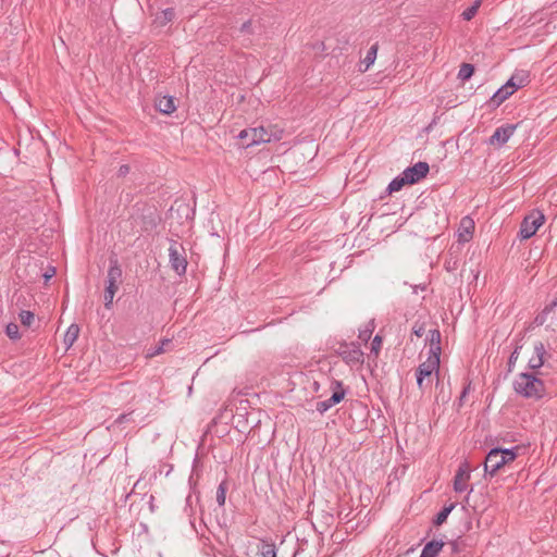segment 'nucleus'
<instances>
[{"label":"nucleus","mask_w":557,"mask_h":557,"mask_svg":"<svg viewBox=\"0 0 557 557\" xmlns=\"http://www.w3.org/2000/svg\"><path fill=\"white\" fill-rule=\"evenodd\" d=\"M187 508H189L191 510V495L190 494L186 497L185 510H187Z\"/></svg>","instance_id":"45"},{"label":"nucleus","mask_w":557,"mask_h":557,"mask_svg":"<svg viewBox=\"0 0 557 557\" xmlns=\"http://www.w3.org/2000/svg\"><path fill=\"white\" fill-rule=\"evenodd\" d=\"M5 334L11 339H18L21 337V334L18 332V325L16 323H9L5 327Z\"/></svg>","instance_id":"33"},{"label":"nucleus","mask_w":557,"mask_h":557,"mask_svg":"<svg viewBox=\"0 0 557 557\" xmlns=\"http://www.w3.org/2000/svg\"><path fill=\"white\" fill-rule=\"evenodd\" d=\"M55 274V269L53 267L49 268L48 271L44 274L45 282H48Z\"/></svg>","instance_id":"43"},{"label":"nucleus","mask_w":557,"mask_h":557,"mask_svg":"<svg viewBox=\"0 0 557 557\" xmlns=\"http://www.w3.org/2000/svg\"><path fill=\"white\" fill-rule=\"evenodd\" d=\"M430 171V166L424 161H419L416 164L408 166L403 171L404 176L409 185L416 184L424 178Z\"/></svg>","instance_id":"7"},{"label":"nucleus","mask_w":557,"mask_h":557,"mask_svg":"<svg viewBox=\"0 0 557 557\" xmlns=\"http://www.w3.org/2000/svg\"><path fill=\"white\" fill-rule=\"evenodd\" d=\"M417 290H420L419 285H416V286L413 287V293H417Z\"/></svg>","instance_id":"49"},{"label":"nucleus","mask_w":557,"mask_h":557,"mask_svg":"<svg viewBox=\"0 0 557 557\" xmlns=\"http://www.w3.org/2000/svg\"><path fill=\"white\" fill-rule=\"evenodd\" d=\"M169 258L172 270L177 275H184L186 273L187 260L183 245L172 242L169 248Z\"/></svg>","instance_id":"5"},{"label":"nucleus","mask_w":557,"mask_h":557,"mask_svg":"<svg viewBox=\"0 0 557 557\" xmlns=\"http://www.w3.org/2000/svg\"><path fill=\"white\" fill-rule=\"evenodd\" d=\"M440 357L429 356L424 362L419 364L416 370V379L430 376L433 372L438 376L440 374Z\"/></svg>","instance_id":"10"},{"label":"nucleus","mask_w":557,"mask_h":557,"mask_svg":"<svg viewBox=\"0 0 557 557\" xmlns=\"http://www.w3.org/2000/svg\"><path fill=\"white\" fill-rule=\"evenodd\" d=\"M521 347L522 346L517 345L516 348L513 349V351L510 354V356L508 358V362H507V366H508L507 372L508 373H511L513 371L515 364L519 358V351H520Z\"/></svg>","instance_id":"32"},{"label":"nucleus","mask_w":557,"mask_h":557,"mask_svg":"<svg viewBox=\"0 0 557 557\" xmlns=\"http://www.w3.org/2000/svg\"><path fill=\"white\" fill-rule=\"evenodd\" d=\"M149 416L148 412L139 411L137 409L131 410L129 412L121 413L113 422V425H121L123 423H144L146 418Z\"/></svg>","instance_id":"11"},{"label":"nucleus","mask_w":557,"mask_h":557,"mask_svg":"<svg viewBox=\"0 0 557 557\" xmlns=\"http://www.w3.org/2000/svg\"><path fill=\"white\" fill-rule=\"evenodd\" d=\"M450 545H451V549H453L454 553H458L459 552V546H458V543L456 541L451 542Z\"/></svg>","instance_id":"47"},{"label":"nucleus","mask_w":557,"mask_h":557,"mask_svg":"<svg viewBox=\"0 0 557 557\" xmlns=\"http://www.w3.org/2000/svg\"><path fill=\"white\" fill-rule=\"evenodd\" d=\"M153 500H154L153 495H150L149 507H150V510H151V511H154V504H153Z\"/></svg>","instance_id":"48"},{"label":"nucleus","mask_w":557,"mask_h":557,"mask_svg":"<svg viewBox=\"0 0 557 557\" xmlns=\"http://www.w3.org/2000/svg\"><path fill=\"white\" fill-rule=\"evenodd\" d=\"M424 379L425 377L416 379L417 380V385H418L419 389H421V391L423 389Z\"/></svg>","instance_id":"46"},{"label":"nucleus","mask_w":557,"mask_h":557,"mask_svg":"<svg viewBox=\"0 0 557 557\" xmlns=\"http://www.w3.org/2000/svg\"><path fill=\"white\" fill-rule=\"evenodd\" d=\"M175 17V11L173 8H166L164 10H162L156 17V22L160 25V26H164L166 25L168 23L172 22L173 18Z\"/></svg>","instance_id":"23"},{"label":"nucleus","mask_w":557,"mask_h":557,"mask_svg":"<svg viewBox=\"0 0 557 557\" xmlns=\"http://www.w3.org/2000/svg\"><path fill=\"white\" fill-rule=\"evenodd\" d=\"M159 223V218L154 213H150L148 216H144V230L149 231L154 228Z\"/></svg>","instance_id":"31"},{"label":"nucleus","mask_w":557,"mask_h":557,"mask_svg":"<svg viewBox=\"0 0 557 557\" xmlns=\"http://www.w3.org/2000/svg\"><path fill=\"white\" fill-rule=\"evenodd\" d=\"M122 277V269L115 256L109 259V270L106 283L119 284Z\"/></svg>","instance_id":"15"},{"label":"nucleus","mask_w":557,"mask_h":557,"mask_svg":"<svg viewBox=\"0 0 557 557\" xmlns=\"http://www.w3.org/2000/svg\"><path fill=\"white\" fill-rule=\"evenodd\" d=\"M117 289H119V284H113L112 282L110 284L107 283L106 289H104V295H103L104 307L107 309H111L112 308L113 298H114L115 293L117 292Z\"/></svg>","instance_id":"21"},{"label":"nucleus","mask_w":557,"mask_h":557,"mask_svg":"<svg viewBox=\"0 0 557 557\" xmlns=\"http://www.w3.org/2000/svg\"><path fill=\"white\" fill-rule=\"evenodd\" d=\"M516 128V124L502 125L495 129L494 134L488 138L487 143L492 146L502 147L513 135Z\"/></svg>","instance_id":"8"},{"label":"nucleus","mask_w":557,"mask_h":557,"mask_svg":"<svg viewBox=\"0 0 557 557\" xmlns=\"http://www.w3.org/2000/svg\"><path fill=\"white\" fill-rule=\"evenodd\" d=\"M243 34H252V23L251 20L244 22L239 28Z\"/></svg>","instance_id":"41"},{"label":"nucleus","mask_w":557,"mask_h":557,"mask_svg":"<svg viewBox=\"0 0 557 557\" xmlns=\"http://www.w3.org/2000/svg\"><path fill=\"white\" fill-rule=\"evenodd\" d=\"M480 5H481V0H476V1H474V3H473L472 5H470L469 8H467V9L462 12V14H461L462 18H463L465 21H470V20H472V18L475 16V14H476V12H478V10H479Z\"/></svg>","instance_id":"28"},{"label":"nucleus","mask_w":557,"mask_h":557,"mask_svg":"<svg viewBox=\"0 0 557 557\" xmlns=\"http://www.w3.org/2000/svg\"><path fill=\"white\" fill-rule=\"evenodd\" d=\"M129 165L128 164H122L119 170H117V176L119 177H124L126 176L128 173H129Z\"/></svg>","instance_id":"42"},{"label":"nucleus","mask_w":557,"mask_h":557,"mask_svg":"<svg viewBox=\"0 0 557 557\" xmlns=\"http://www.w3.org/2000/svg\"><path fill=\"white\" fill-rule=\"evenodd\" d=\"M382 336L376 334L374 336V338L372 339V343H371V352L374 354V355H379L380 350H381V346H382Z\"/></svg>","instance_id":"36"},{"label":"nucleus","mask_w":557,"mask_h":557,"mask_svg":"<svg viewBox=\"0 0 557 557\" xmlns=\"http://www.w3.org/2000/svg\"><path fill=\"white\" fill-rule=\"evenodd\" d=\"M545 216L540 210H532L524 216L520 224L519 237L521 239H529L535 235L539 227L544 223Z\"/></svg>","instance_id":"2"},{"label":"nucleus","mask_w":557,"mask_h":557,"mask_svg":"<svg viewBox=\"0 0 557 557\" xmlns=\"http://www.w3.org/2000/svg\"><path fill=\"white\" fill-rule=\"evenodd\" d=\"M515 392L524 398L540 399L544 394V383L535 374L522 372L512 383Z\"/></svg>","instance_id":"1"},{"label":"nucleus","mask_w":557,"mask_h":557,"mask_svg":"<svg viewBox=\"0 0 557 557\" xmlns=\"http://www.w3.org/2000/svg\"><path fill=\"white\" fill-rule=\"evenodd\" d=\"M79 335V326L75 323H72L65 334H64V338H63V343L66 347V349H69L70 347L73 346V344L76 342L77 337Z\"/></svg>","instance_id":"20"},{"label":"nucleus","mask_w":557,"mask_h":557,"mask_svg":"<svg viewBox=\"0 0 557 557\" xmlns=\"http://www.w3.org/2000/svg\"><path fill=\"white\" fill-rule=\"evenodd\" d=\"M330 388L332 389V396L325 400L318 401L315 409L319 413L323 414L329 409L339 404L346 396L347 391L345 389L343 382L338 380H332Z\"/></svg>","instance_id":"3"},{"label":"nucleus","mask_w":557,"mask_h":557,"mask_svg":"<svg viewBox=\"0 0 557 557\" xmlns=\"http://www.w3.org/2000/svg\"><path fill=\"white\" fill-rule=\"evenodd\" d=\"M556 307H557V298H556L555 300H553V301L550 302V305H549V306H547V307L544 309L543 314H541V315H537V317H536V319H535L536 323H539V324H543V323H544V317H543V315H544L546 312H549V311L554 310Z\"/></svg>","instance_id":"37"},{"label":"nucleus","mask_w":557,"mask_h":557,"mask_svg":"<svg viewBox=\"0 0 557 557\" xmlns=\"http://www.w3.org/2000/svg\"><path fill=\"white\" fill-rule=\"evenodd\" d=\"M425 333V326L424 323H421L419 321L414 322L412 326V334H414L417 337L423 336Z\"/></svg>","instance_id":"39"},{"label":"nucleus","mask_w":557,"mask_h":557,"mask_svg":"<svg viewBox=\"0 0 557 557\" xmlns=\"http://www.w3.org/2000/svg\"><path fill=\"white\" fill-rule=\"evenodd\" d=\"M426 341L429 342V356L441 357V332L437 329L429 332Z\"/></svg>","instance_id":"16"},{"label":"nucleus","mask_w":557,"mask_h":557,"mask_svg":"<svg viewBox=\"0 0 557 557\" xmlns=\"http://www.w3.org/2000/svg\"><path fill=\"white\" fill-rule=\"evenodd\" d=\"M262 557H276V550L274 544L263 543L261 549Z\"/></svg>","instance_id":"35"},{"label":"nucleus","mask_w":557,"mask_h":557,"mask_svg":"<svg viewBox=\"0 0 557 557\" xmlns=\"http://www.w3.org/2000/svg\"><path fill=\"white\" fill-rule=\"evenodd\" d=\"M314 388H315V391H318V388H319V384L317 382H314Z\"/></svg>","instance_id":"50"},{"label":"nucleus","mask_w":557,"mask_h":557,"mask_svg":"<svg viewBox=\"0 0 557 557\" xmlns=\"http://www.w3.org/2000/svg\"><path fill=\"white\" fill-rule=\"evenodd\" d=\"M376 53H377V44H374L370 47V49L367 52L366 58L362 61V63L366 64L364 71H367L370 67V65H372L374 63V61L376 59Z\"/></svg>","instance_id":"27"},{"label":"nucleus","mask_w":557,"mask_h":557,"mask_svg":"<svg viewBox=\"0 0 557 557\" xmlns=\"http://www.w3.org/2000/svg\"><path fill=\"white\" fill-rule=\"evenodd\" d=\"M471 391V382H468L462 391H461V394L459 396V399H458V408L462 407L463 406V401H465V398L467 397V395L470 393Z\"/></svg>","instance_id":"38"},{"label":"nucleus","mask_w":557,"mask_h":557,"mask_svg":"<svg viewBox=\"0 0 557 557\" xmlns=\"http://www.w3.org/2000/svg\"><path fill=\"white\" fill-rule=\"evenodd\" d=\"M546 355L545 346L542 342L534 344V356H532L528 362V367L531 370H537L544 366V356Z\"/></svg>","instance_id":"14"},{"label":"nucleus","mask_w":557,"mask_h":557,"mask_svg":"<svg viewBox=\"0 0 557 557\" xmlns=\"http://www.w3.org/2000/svg\"><path fill=\"white\" fill-rule=\"evenodd\" d=\"M336 352L349 366L363 363V352L358 343H341Z\"/></svg>","instance_id":"4"},{"label":"nucleus","mask_w":557,"mask_h":557,"mask_svg":"<svg viewBox=\"0 0 557 557\" xmlns=\"http://www.w3.org/2000/svg\"><path fill=\"white\" fill-rule=\"evenodd\" d=\"M474 73V65L470 63H462L459 72H458V78L461 81L469 79Z\"/></svg>","instance_id":"26"},{"label":"nucleus","mask_w":557,"mask_h":557,"mask_svg":"<svg viewBox=\"0 0 557 557\" xmlns=\"http://www.w3.org/2000/svg\"><path fill=\"white\" fill-rule=\"evenodd\" d=\"M515 90L508 86V83L499 87L493 96L490 98L487 104L492 108L499 107L505 100H507Z\"/></svg>","instance_id":"13"},{"label":"nucleus","mask_w":557,"mask_h":557,"mask_svg":"<svg viewBox=\"0 0 557 557\" xmlns=\"http://www.w3.org/2000/svg\"><path fill=\"white\" fill-rule=\"evenodd\" d=\"M374 330V322L370 321L364 330H361L359 332V338L361 341L368 342L372 335V332Z\"/></svg>","instance_id":"34"},{"label":"nucleus","mask_w":557,"mask_h":557,"mask_svg":"<svg viewBox=\"0 0 557 557\" xmlns=\"http://www.w3.org/2000/svg\"><path fill=\"white\" fill-rule=\"evenodd\" d=\"M530 82V74L528 71H516L512 76L507 81L508 86L515 91L519 88L527 86Z\"/></svg>","instance_id":"17"},{"label":"nucleus","mask_w":557,"mask_h":557,"mask_svg":"<svg viewBox=\"0 0 557 557\" xmlns=\"http://www.w3.org/2000/svg\"><path fill=\"white\" fill-rule=\"evenodd\" d=\"M456 507V503H450L449 505L444 506L435 516L433 520V524L438 527L442 525L448 518L449 513Z\"/></svg>","instance_id":"22"},{"label":"nucleus","mask_w":557,"mask_h":557,"mask_svg":"<svg viewBox=\"0 0 557 557\" xmlns=\"http://www.w3.org/2000/svg\"><path fill=\"white\" fill-rule=\"evenodd\" d=\"M470 479V471L468 468V465L465 462L462 463L454 478V490L457 493H462L467 490L466 481Z\"/></svg>","instance_id":"12"},{"label":"nucleus","mask_w":557,"mask_h":557,"mask_svg":"<svg viewBox=\"0 0 557 557\" xmlns=\"http://www.w3.org/2000/svg\"><path fill=\"white\" fill-rule=\"evenodd\" d=\"M518 447L513 448H500L502 463H508L517 458Z\"/></svg>","instance_id":"25"},{"label":"nucleus","mask_w":557,"mask_h":557,"mask_svg":"<svg viewBox=\"0 0 557 557\" xmlns=\"http://www.w3.org/2000/svg\"><path fill=\"white\" fill-rule=\"evenodd\" d=\"M444 546L442 540H432L422 548L420 557H436Z\"/></svg>","instance_id":"19"},{"label":"nucleus","mask_w":557,"mask_h":557,"mask_svg":"<svg viewBox=\"0 0 557 557\" xmlns=\"http://www.w3.org/2000/svg\"><path fill=\"white\" fill-rule=\"evenodd\" d=\"M157 110L162 113L170 115L176 110L175 99L172 96H162L156 100Z\"/></svg>","instance_id":"18"},{"label":"nucleus","mask_w":557,"mask_h":557,"mask_svg":"<svg viewBox=\"0 0 557 557\" xmlns=\"http://www.w3.org/2000/svg\"><path fill=\"white\" fill-rule=\"evenodd\" d=\"M163 351V345L156 347L151 352L148 354L149 357L157 356Z\"/></svg>","instance_id":"44"},{"label":"nucleus","mask_w":557,"mask_h":557,"mask_svg":"<svg viewBox=\"0 0 557 557\" xmlns=\"http://www.w3.org/2000/svg\"><path fill=\"white\" fill-rule=\"evenodd\" d=\"M472 237V231L470 227H466L462 232L459 233V242L466 243L469 242Z\"/></svg>","instance_id":"40"},{"label":"nucleus","mask_w":557,"mask_h":557,"mask_svg":"<svg viewBox=\"0 0 557 557\" xmlns=\"http://www.w3.org/2000/svg\"><path fill=\"white\" fill-rule=\"evenodd\" d=\"M226 491H227V485H226V482L223 481L220 483V485L218 486V490H216V503L221 507L225 505Z\"/></svg>","instance_id":"29"},{"label":"nucleus","mask_w":557,"mask_h":557,"mask_svg":"<svg viewBox=\"0 0 557 557\" xmlns=\"http://www.w3.org/2000/svg\"><path fill=\"white\" fill-rule=\"evenodd\" d=\"M20 321L24 326H30L35 321V314L29 310H22L18 314Z\"/></svg>","instance_id":"30"},{"label":"nucleus","mask_w":557,"mask_h":557,"mask_svg":"<svg viewBox=\"0 0 557 557\" xmlns=\"http://www.w3.org/2000/svg\"><path fill=\"white\" fill-rule=\"evenodd\" d=\"M237 137L242 140L247 139V147L271 141V135L262 126L243 129Z\"/></svg>","instance_id":"6"},{"label":"nucleus","mask_w":557,"mask_h":557,"mask_svg":"<svg viewBox=\"0 0 557 557\" xmlns=\"http://www.w3.org/2000/svg\"><path fill=\"white\" fill-rule=\"evenodd\" d=\"M407 184H408V182L406 181V177L401 173L400 175H398L392 180V182L388 184V186L386 188V193L388 195H391L395 191H399Z\"/></svg>","instance_id":"24"},{"label":"nucleus","mask_w":557,"mask_h":557,"mask_svg":"<svg viewBox=\"0 0 557 557\" xmlns=\"http://www.w3.org/2000/svg\"><path fill=\"white\" fill-rule=\"evenodd\" d=\"M505 463H502V457H500V447H494L492 448L484 461V471L485 475L488 474L491 476L495 475L498 470H500Z\"/></svg>","instance_id":"9"}]
</instances>
